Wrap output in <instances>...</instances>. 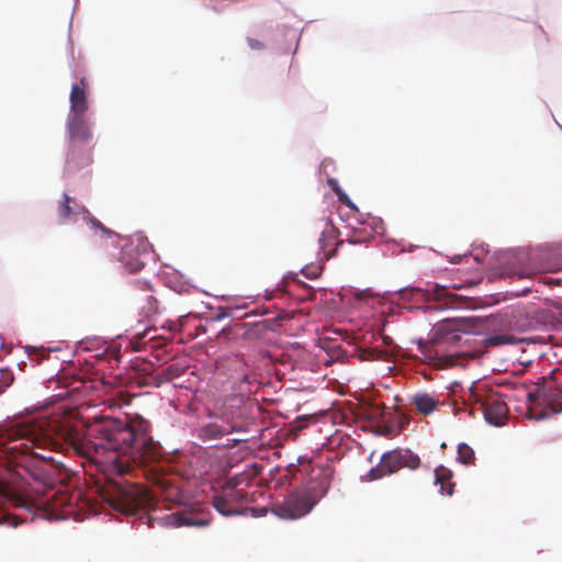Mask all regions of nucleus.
I'll return each instance as SVG.
<instances>
[{"instance_id": "7ed1b4c3", "label": "nucleus", "mask_w": 562, "mask_h": 562, "mask_svg": "<svg viewBox=\"0 0 562 562\" xmlns=\"http://www.w3.org/2000/svg\"><path fill=\"white\" fill-rule=\"evenodd\" d=\"M331 467H301L290 463L276 481V495L269 506L244 507L256 502L254 493L238 488L231 482L214 492L211 504L223 517H265L268 513L285 520H296L308 515L325 497L334 480Z\"/></svg>"}, {"instance_id": "a19ab883", "label": "nucleus", "mask_w": 562, "mask_h": 562, "mask_svg": "<svg viewBox=\"0 0 562 562\" xmlns=\"http://www.w3.org/2000/svg\"><path fill=\"white\" fill-rule=\"evenodd\" d=\"M72 19H74V16L71 15L70 23H69L67 49H68V54L74 59V43H72V40H71Z\"/></svg>"}, {"instance_id": "ea45409f", "label": "nucleus", "mask_w": 562, "mask_h": 562, "mask_svg": "<svg viewBox=\"0 0 562 562\" xmlns=\"http://www.w3.org/2000/svg\"><path fill=\"white\" fill-rule=\"evenodd\" d=\"M284 30L286 31V35H288L289 33H292V37H293V38H295L296 46H295V48H294V50H293V53H292L293 55H295V54H296V52H297L299 43H300V41H301V34H299V33L296 32V30H294V29H292V27H290V26H284Z\"/></svg>"}, {"instance_id": "b1692460", "label": "nucleus", "mask_w": 562, "mask_h": 562, "mask_svg": "<svg viewBox=\"0 0 562 562\" xmlns=\"http://www.w3.org/2000/svg\"><path fill=\"white\" fill-rule=\"evenodd\" d=\"M324 263L317 262L316 265L310 263L305 265L300 269V273H302L306 279L315 280L321 277L324 270Z\"/></svg>"}, {"instance_id": "a18cd8bd", "label": "nucleus", "mask_w": 562, "mask_h": 562, "mask_svg": "<svg viewBox=\"0 0 562 562\" xmlns=\"http://www.w3.org/2000/svg\"><path fill=\"white\" fill-rule=\"evenodd\" d=\"M283 279H292L294 282L305 285V283L299 278L296 272L289 271L283 276Z\"/></svg>"}, {"instance_id": "9b49d317", "label": "nucleus", "mask_w": 562, "mask_h": 562, "mask_svg": "<svg viewBox=\"0 0 562 562\" xmlns=\"http://www.w3.org/2000/svg\"><path fill=\"white\" fill-rule=\"evenodd\" d=\"M153 497L143 482H135L124 492V499L120 510L128 516H136L142 512L150 510Z\"/></svg>"}, {"instance_id": "5fc2aeb1", "label": "nucleus", "mask_w": 562, "mask_h": 562, "mask_svg": "<svg viewBox=\"0 0 562 562\" xmlns=\"http://www.w3.org/2000/svg\"><path fill=\"white\" fill-rule=\"evenodd\" d=\"M32 347L31 346H25V351H31Z\"/></svg>"}, {"instance_id": "ddd939ff", "label": "nucleus", "mask_w": 562, "mask_h": 562, "mask_svg": "<svg viewBox=\"0 0 562 562\" xmlns=\"http://www.w3.org/2000/svg\"><path fill=\"white\" fill-rule=\"evenodd\" d=\"M86 114H68L66 121L67 137L70 143L80 140L88 143L92 138V133L86 124Z\"/></svg>"}, {"instance_id": "9d476101", "label": "nucleus", "mask_w": 562, "mask_h": 562, "mask_svg": "<svg viewBox=\"0 0 562 562\" xmlns=\"http://www.w3.org/2000/svg\"><path fill=\"white\" fill-rule=\"evenodd\" d=\"M132 370L134 379L138 384L154 386H159L165 382L180 378L186 372V368L179 364H170L159 370L151 361L144 359L134 362Z\"/></svg>"}, {"instance_id": "09e8293b", "label": "nucleus", "mask_w": 562, "mask_h": 562, "mask_svg": "<svg viewBox=\"0 0 562 562\" xmlns=\"http://www.w3.org/2000/svg\"><path fill=\"white\" fill-rule=\"evenodd\" d=\"M252 380H255V375L252 373H244L240 378V382L247 384H251Z\"/></svg>"}, {"instance_id": "423d86ee", "label": "nucleus", "mask_w": 562, "mask_h": 562, "mask_svg": "<svg viewBox=\"0 0 562 562\" xmlns=\"http://www.w3.org/2000/svg\"><path fill=\"white\" fill-rule=\"evenodd\" d=\"M159 313L158 300L153 295H148L146 297V305L140 308V318L138 319L137 325L127 329L124 334L130 347L136 349L139 345L145 344L146 337L153 330L156 331L158 327L169 331H180L183 327V319L188 317V315H186L180 316L177 321L166 319L160 322ZM117 337L122 338L123 335H119Z\"/></svg>"}, {"instance_id": "c85d7f7f", "label": "nucleus", "mask_w": 562, "mask_h": 562, "mask_svg": "<svg viewBox=\"0 0 562 562\" xmlns=\"http://www.w3.org/2000/svg\"><path fill=\"white\" fill-rule=\"evenodd\" d=\"M336 171V164L331 158H324L318 167V172L324 175L326 178L330 177V173Z\"/></svg>"}, {"instance_id": "3c124183", "label": "nucleus", "mask_w": 562, "mask_h": 562, "mask_svg": "<svg viewBox=\"0 0 562 562\" xmlns=\"http://www.w3.org/2000/svg\"><path fill=\"white\" fill-rule=\"evenodd\" d=\"M512 251H513V250H510V249H499V250H496V251L494 252V256H495V258H496L497 260H499V256L507 255V254H509V252H512Z\"/></svg>"}, {"instance_id": "79ce46f5", "label": "nucleus", "mask_w": 562, "mask_h": 562, "mask_svg": "<svg viewBox=\"0 0 562 562\" xmlns=\"http://www.w3.org/2000/svg\"><path fill=\"white\" fill-rule=\"evenodd\" d=\"M318 244H319V249L324 254V258L328 259L329 255H328V251L325 249L326 248V233L325 232H322V234L318 238Z\"/></svg>"}, {"instance_id": "f3484780", "label": "nucleus", "mask_w": 562, "mask_h": 562, "mask_svg": "<svg viewBox=\"0 0 562 562\" xmlns=\"http://www.w3.org/2000/svg\"><path fill=\"white\" fill-rule=\"evenodd\" d=\"M486 346L502 347V346H516V334L513 331H503L493 329L484 335L482 340Z\"/></svg>"}, {"instance_id": "864d4df0", "label": "nucleus", "mask_w": 562, "mask_h": 562, "mask_svg": "<svg viewBox=\"0 0 562 562\" xmlns=\"http://www.w3.org/2000/svg\"><path fill=\"white\" fill-rule=\"evenodd\" d=\"M550 284L561 285L562 284V278L558 277H550Z\"/></svg>"}, {"instance_id": "aec40b11", "label": "nucleus", "mask_w": 562, "mask_h": 562, "mask_svg": "<svg viewBox=\"0 0 562 562\" xmlns=\"http://www.w3.org/2000/svg\"><path fill=\"white\" fill-rule=\"evenodd\" d=\"M505 409L503 404L497 403L483 409V418L486 424L493 427H502L504 425Z\"/></svg>"}, {"instance_id": "cd10ccee", "label": "nucleus", "mask_w": 562, "mask_h": 562, "mask_svg": "<svg viewBox=\"0 0 562 562\" xmlns=\"http://www.w3.org/2000/svg\"><path fill=\"white\" fill-rule=\"evenodd\" d=\"M517 345H544L546 337L540 335H529V336H517L516 335Z\"/></svg>"}, {"instance_id": "20e7f679", "label": "nucleus", "mask_w": 562, "mask_h": 562, "mask_svg": "<svg viewBox=\"0 0 562 562\" xmlns=\"http://www.w3.org/2000/svg\"><path fill=\"white\" fill-rule=\"evenodd\" d=\"M442 290V285L436 282H427L426 288L408 284L394 290H386L382 293L373 290L372 288L358 289L355 286H341L337 293L333 290L322 288L318 293L321 303H323L328 310L338 311L346 306L357 307L361 304H367L370 300L375 297L387 299L396 294L402 301H423L428 299L431 294L440 295Z\"/></svg>"}, {"instance_id": "412c9836", "label": "nucleus", "mask_w": 562, "mask_h": 562, "mask_svg": "<svg viewBox=\"0 0 562 562\" xmlns=\"http://www.w3.org/2000/svg\"><path fill=\"white\" fill-rule=\"evenodd\" d=\"M360 225L369 228L368 236L371 237V240L376 236H382L385 234L384 222L381 217L378 216H369L366 221L358 218L357 220Z\"/></svg>"}, {"instance_id": "4468645a", "label": "nucleus", "mask_w": 562, "mask_h": 562, "mask_svg": "<svg viewBox=\"0 0 562 562\" xmlns=\"http://www.w3.org/2000/svg\"><path fill=\"white\" fill-rule=\"evenodd\" d=\"M87 80L85 77L80 79V82H72L71 91L69 94L70 108L68 114H86L89 102L86 90Z\"/></svg>"}, {"instance_id": "49530a36", "label": "nucleus", "mask_w": 562, "mask_h": 562, "mask_svg": "<svg viewBox=\"0 0 562 562\" xmlns=\"http://www.w3.org/2000/svg\"><path fill=\"white\" fill-rule=\"evenodd\" d=\"M411 342L415 344L418 347V349L423 352V355H425L423 349L426 346V341L423 338H413Z\"/></svg>"}, {"instance_id": "6e6552de", "label": "nucleus", "mask_w": 562, "mask_h": 562, "mask_svg": "<svg viewBox=\"0 0 562 562\" xmlns=\"http://www.w3.org/2000/svg\"><path fill=\"white\" fill-rule=\"evenodd\" d=\"M120 239H123L124 243L120 249L119 260L126 272L136 273L148 262L155 263L157 255L143 232L122 236Z\"/></svg>"}, {"instance_id": "2f4dec72", "label": "nucleus", "mask_w": 562, "mask_h": 562, "mask_svg": "<svg viewBox=\"0 0 562 562\" xmlns=\"http://www.w3.org/2000/svg\"><path fill=\"white\" fill-rule=\"evenodd\" d=\"M476 251L475 254H471L470 256L473 257L474 261L477 263H483L484 256H486L490 252V247L487 244H480L477 247L474 248Z\"/></svg>"}, {"instance_id": "58836bf2", "label": "nucleus", "mask_w": 562, "mask_h": 562, "mask_svg": "<svg viewBox=\"0 0 562 562\" xmlns=\"http://www.w3.org/2000/svg\"><path fill=\"white\" fill-rule=\"evenodd\" d=\"M327 186L329 189L336 194L339 189H342L338 182V180L334 177H327L326 178Z\"/></svg>"}, {"instance_id": "f257e3e1", "label": "nucleus", "mask_w": 562, "mask_h": 562, "mask_svg": "<svg viewBox=\"0 0 562 562\" xmlns=\"http://www.w3.org/2000/svg\"><path fill=\"white\" fill-rule=\"evenodd\" d=\"M33 424L30 422L23 425L31 434L21 443L12 447V457L16 467L42 488L27 499L18 501V506L30 515V521L43 519L55 522L70 518L82 521L100 515L98 503L83 491L55 486L58 472L66 465L52 454L45 453L56 442L50 435Z\"/></svg>"}, {"instance_id": "0eeeda50", "label": "nucleus", "mask_w": 562, "mask_h": 562, "mask_svg": "<svg viewBox=\"0 0 562 562\" xmlns=\"http://www.w3.org/2000/svg\"><path fill=\"white\" fill-rule=\"evenodd\" d=\"M177 504L180 510L158 518L165 527H196L204 528L211 524L212 513L196 497L187 496L182 491L178 492Z\"/></svg>"}, {"instance_id": "4d7b16f0", "label": "nucleus", "mask_w": 562, "mask_h": 562, "mask_svg": "<svg viewBox=\"0 0 562 562\" xmlns=\"http://www.w3.org/2000/svg\"><path fill=\"white\" fill-rule=\"evenodd\" d=\"M557 124H558L559 128L562 131V126L559 123H557Z\"/></svg>"}, {"instance_id": "603ef678", "label": "nucleus", "mask_w": 562, "mask_h": 562, "mask_svg": "<svg viewBox=\"0 0 562 562\" xmlns=\"http://www.w3.org/2000/svg\"><path fill=\"white\" fill-rule=\"evenodd\" d=\"M273 292H274V290H268V289H267V290H265L263 299H265L266 301H270V300H272V297H273Z\"/></svg>"}, {"instance_id": "f8f14e48", "label": "nucleus", "mask_w": 562, "mask_h": 562, "mask_svg": "<svg viewBox=\"0 0 562 562\" xmlns=\"http://www.w3.org/2000/svg\"><path fill=\"white\" fill-rule=\"evenodd\" d=\"M379 462L384 474L391 475L402 468L416 470L420 464V458L408 448H395L383 452Z\"/></svg>"}, {"instance_id": "c9c22d12", "label": "nucleus", "mask_w": 562, "mask_h": 562, "mask_svg": "<svg viewBox=\"0 0 562 562\" xmlns=\"http://www.w3.org/2000/svg\"><path fill=\"white\" fill-rule=\"evenodd\" d=\"M271 308L269 306H265V305H261V306H256L254 307L252 310L248 311L245 313L246 316H265V315H269L271 314Z\"/></svg>"}, {"instance_id": "1a4fd4ad", "label": "nucleus", "mask_w": 562, "mask_h": 562, "mask_svg": "<svg viewBox=\"0 0 562 562\" xmlns=\"http://www.w3.org/2000/svg\"><path fill=\"white\" fill-rule=\"evenodd\" d=\"M474 317H447L432 326L434 339L439 344L456 345L463 335H480L474 327Z\"/></svg>"}, {"instance_id": "e433bc0d", "label": "nucleus", "mask_w": 562, "mask_h": 562, "mask_svg": "<svg viewBox=\"0 0 562 562\" xmlns=\"http://www.w3.org/2000/svg\"><path fill=\"white\" fill-rule=\"evenodd\" d=\"M229 316H232V312L228 308L218 306L216 313L211 317V322H221Z\"/></svg>"}, {"instance_id": "6e6d98bb", "label": "nucleus", "mask_w": 562, "mask_h": 562, "mask_svg": "<svg viewBox=\"0 0 562 562\" xmlns=\"http://www.w3.org/2000/svg\"><path fill=\"white\" fill-rule=\"evenodd\" d=\"M0 340H1V346L3 345V337L2 335L0 334Z\"/></svg>"}, {"instance_id": "dca6fc26", "label": "nucleus", "mask_w": 562, "mask_h": 562, "mask_svg": "<svg viewBox=\"0 0 562 562\" xmlns=\"http://www.w3.org/2000/svg\"><path fill=\"white\" fill-rule=\"evenodd\" d=\"M453 472L443 464L434 470V485L439 486L438 493L442 496H452L454 493Z\"/></svg>"}, {"instance_id": "de8ad7c7", "label": "nucleus", "mask_w": 562, "mask_h": 562, "mask_svg": "<svg viewBox=\"0 0 562 562\" xmlns=\"http://www.w3.org/2000/svg\"><path fill=\"white\" fill-rule=\"evenodd\" d=\"M404 310L408 311V312H413V311H426L428 308L427 305H406L403 307Z\"/></svg>"}, {"instance_id": "8fccbe9b", "label": "nucleus", "mask_w": 562, "mask_h": 562, "mask_svg": "<svg viewBox=\"0 0 562 562\" xmlns=\"http://www.w3.org/2000/svg\"><path fill=\"white\" fill-rule=\"evenodd\" d=\"M345 205L348 206L351 211L359 213V207L351 199H349Z\"/></svg>"}, {"instance_id": "2eb2a0df", "label": "nucleus", "mask_w": 562, "mask_h": 562, "mask_svg": "<svg viewBox=\"0 0 562 562\" xmlns=\"http://www.w3.org/2000/svg\"><path fill=\"white\" fill-rule=\"evenodd\" d=\"M286 319V312L284 310H277L273 317L254 322L250 324L248 331L252 335L260 337L268 331H277L280 329V323Z\"/></svg>"}, {"instance_id": "7c9ffc66", "label": "nucleus", "mask_w": 562, "mask_h": 562, "mask_svg": "<svg viewBox=\"0 0 562 562\" xmlns=\"http://www.w3.org/2000/svg\"><path fill=\"white\" fill-rule=\"evenodd\" d=\"M383 476H386V475L384 474L382 467L379 462L376 465L369 469V471L366 473V475L361 476V480L376 481Z\"/></svg>"}, {"instance_id": "6ab92c4d", "label": "nucleus", "mask_w": 562, "mask_h": 562, "mask_svg": "<svg viewBox=\"0 0 562 562\" xmlns=\"http://www.w3.org/2000/svg\"><path fill=\"white\" fill-rule=\"evenodd\" d=\"M166 284L177 293H186L189 292L190 289H196V286L177 269H172V274L167 279Z\"/></svg>"}, {"instance_id": "f03ea898", "label": "nucleus", "mask_w": 562, "mask_h": 562, "mask_svg": "<svg viewBox=\"0 0 562 562\" xmlns=\"http://www.w3.org/2000/svg\"><path fill=\"white\" fill-rule=\"evenodd\" d=\"M79 454L117 474L155 480L161 459V445L150 436V423L136 414L131 422L108 418L90 426L74 439Z\"/></svg>"}, {"instance_id": "4be33fe9", "label": "nucleus", "mask_w": 562, "mask_h": 562, "mask_svg": "<svg viewBox=\"0 0 562 562\" xmlns=\"http://www.w3.org/2000/svg\"><path fill=\"white\" fill-rule=\"evenodd\" d=\"M475 460L474 449L467 442H459L457 446L456 461L463 465L471 464Z\"/></svg>"}, {"instance_id": "39448f33", "label": "nucleus", "mask_w": 562, "mask_h": 562, "mask_svg": "<svg viewBox=\"0 0 562 562\" xmlns=\"http://www.w3.org/2000/svg\"><path fill=\"white\" fill-rule=\"evenodd\" d=\"M91 162L90 154L77 149L75 144H70L66 155V162L64 167V180L66 189L61 193V199L58 202V217L61 222L72 221L77 222L79 218L87 221L91 216L90 211L82 204H79L72 198L68 190L85 183L89 178L87 168Z\"/></svg>"}, {"instance_id": "72a5a7b5", "label": "nucleus", "mask_w": 562, "mask_h": 562, "mask_svg": "<svg viewBox=\"0 0 562 562\" xmlns=\"http://www.w3.org/2000/svg\"><path fill=\"white\" fill-rule=\"evenodd\" d=\"M25 520H21L19 517L13 516L11 514H4L0 516V525H7L11 527H18L23 524Z\"/></svg>"}, {"instance_id": "f704fd0d", "label": "nucleus", "mask_w": 562, "mask_h": 562, "mask_svg": "<svg viewBox=\"0 0 562 562\" xmlns=\"http://www.w3.org/2000/svg\"><path fill=\"white\" fill-rule=\"evenodd\" d=\"M205 436L210 438H218L225 435V430L216 425H209L203 429Z\"/></svg>"}, {"instance_id": "5701e85b", "label": "nucleus", "mask_w": 562, "mask_h": 562, "mask_svg": "<svg viewBox=\"0 0 562 562\" xmlns=\"http://www.w3.org/2000/svg\"><path fill=\"white\" fill-rule=\"evenodd\" d=\"M86 223L89 224L94 232H101L105 238L120 239L122 237L120 234L104 226L97 217L92 215L87 218Z\"/></svg>"}, {"instance_id": "393cba45", "label": "nucleus", "mask_w": 562, "mask_h": 562, "mask_svg": "<svg viewBox=\"0 0 562 562\" xmlns=\"http://www.w3.org/2000/svg\"><path fill=\"white\" fill-rule=\"evenodd\" d=\"M103 342L104 340H102L100 337H87L78 342L77 348H81L82 350L87 351L99 350L101 349Z\"/></svg>"}, {"instance_id": "a211bd4d", "label": "nucleus", "mask_w": 562, "mask_h": 562, "mask_svg": "<svg viewBox=\"0 0 562 562\" xmlns=\"http://www.w3.org/2000/svg\"><path fill=\"white\" fill-rule=\"evenodd\" d=\"M415 409L422 415H430L437 409V401L429 393H416L412 396Z\"/></svg>"}, {"instance_id": "473e14b6", "label": "nucleus", "mask_w": 562, "mask_h": 562, "mask_svg": "<svg viewBox=\"0 0 562 562\" xmlns=\"http://www.w3.org/2000/svg\"><path fill=\"white\" fill-rule=\"evenodd\" d=\"M533 327V321L529 317L516 319L514 323V329L524 333Z\"/></svg>"}, {"instance_id": "37998d69", "label": "nucleus", "mask_w": 562, "mask_h": 562, "mask_svg": "<svg viewBox=\"0 0 562 562\" xmlns=\"http://www.w3.org/2000/svg\"><path fill=\"white\" fill-rule=\"evenodd\" d=\"M471 252L462 254V255H454L450 258L449 262L452 265H460L463 259L470 257Z\"/></svg>"}, {"instance_id": "c756f323", "label": "nucleus", "mask_w": 562, "mask_h": 562, "mask_svg": "<svg viewBox=\"0 0 562 562\" xmlns=\"http://www.w3.org/2000/svg\"><path fill=\"white\" fill-rule=\"evenodd\" d=\"M14 378L11 370L4 368L1 370L0 395L12 384Z\"/></svg>"}, {"instance_id": "a878e982", "label": "nucleus", "mask_w": 562, "mask_h": 562, "mask_svg": "<svg viewBox=\"0 0 562 562\" xmlns=\"http://www.w3.org/2000/svg\"><path fill=\"white\" fill-rule=\"evenodd\" d=\"M347 241L350 245L368 244L371 241V237L368 236L367 228L362 227L361 229H355L352 235L347 238Z\"/></svg>"}, {"instance_id": "4c0bfd02", "label": "nucleus", "mask_w": 562, "mask_h": 562, "mask_svg": "<svg viewBox=\"0 0 562 562\" xmlns=\"http://www.w3.org/2000/svg\"><path fill=\"white\" fill-rule=\"evenodd\" d=\"M247 45L251 50H263L266 48V45L263 42L252 38L250 36H247L246 38Z\"/></svg>"}, {"instance_id": "13d9d810", "label": "nucleus", "mask_w": 562, "mask_h": 562, "mask_svg": "<svg viewBox=\"0 0 562 562\" xmlns=\"http://www.w3.org/2000/svg\"><path fill=\"white\" fill-rule=\"evenodd\" d=\"M77 1H78V0H75V8L77 7Z\"/></svg>"}, {"instance_id": "bb28decb", "label": "nucleus", "mask_w": 562, "mask_h": 562, "mask_svg": "<svg viewBox=\"0 0 562 562\" xmlns=\"http://www.w3.org/2000/svg\"><path fill=\"white\" fill-rule=\"evenodd\" d=\"M385 247H386V249L382 250L383 254L390 252L391 255H395V254H400V252H412L418 246H416L414 244H408V246L405 248V247H401V245L396 240H391L385 245Z\"/></svg>"}, {"instance_id": "c03bdc74", "label": "nucleus", "mask_w": 562, "mask_h": 562, "mask_svg": "<svg viewBox=\"0 0 562 562\" xmlns=\"http://www.w3.org/2000/svg\"><path fill=\"white\" fill-rule=\"evenodd\" d=\"M336 196L337 201L341 204H346V202L350 199L344 189H339V191L336 193Z\"/></svg>"}]
</instances>
